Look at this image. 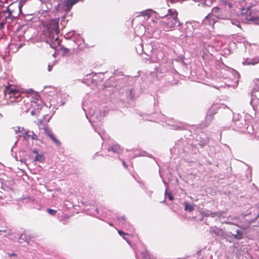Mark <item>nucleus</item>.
<instances>
[{
	"label": "nucleus",
	"instance_id": "nucleus-25",
	"mask_svg": "<svg viewBox=\"0 0 259 259\" xmlns=\"http://www.w3.org/2000/svg\"><path fill=\"white\" fill-rule=\"evenodd\" d=\"M11 231L10 230L9 231H8L7 230H2V233L3 232V233H6V235H10L11 234Z\"/></svg>",
	"mask_w": 259,
	"mask_h": 259
},
{
	"label": "nucleus",
	"instance_id": "nucleus-9",
	"mask_svg": "<svg viewBox=\"0 0 259 259\" xmlns=\"http://www.w3.org/2000/svg\"><path fill=\"white\" fill-rule=\"evenodd\" d=\"M108 151H112L114 153H119L121 152L122 149L119 144H115L108 149Z\"/></svg>",
	"mask_w": 259,
	"mask_h": 259
},
{
	"label": "nucleus",
	"instance_id": "nucleus-3",
	"mask_svg": "<svg viewBox=\"0 0 259 259\" xmlns=\"http://www.w3.org/2000/svg\"><path fill=\"white\" fill-rule=\"evenodd\" d=\"M4 94L5 96H8V99L11 103L15 102L19 103V101L22 98L20 92L12 85L5 87Z\"/></svg>",
	"mask_w": 259,
	"mask_h": 259
},
{
	"label": "nucleus",
	"instance_id": "nucleus-10",
	"mask_svg": "<svg viewBox=\"0 0 259 259\" xmlns=\"http://www.w3.org/2000/svg\"><path fill=\"white\" fill-rule=\"evenodd\" d=\"M38 128L39 130H43L44 131V133L46 135H48L49 137L53 134L51 132V131L49 128L48 125L43 124V127H41V124H38Z\"/></svg>",
	"mask_w": 259,
	"mask_h": 259
},
{
	"label": "nucleus",
	"instance_id": "nucleus-12",
	"mask_svg": "<svg viewBox=\"0 0 259 259\" xmlns=\"http://www.w3.org/2000/svg\"><path fill=\"white\" fill-rule=\"evenodd\" d=\"M246 19L247 21L253 22L255 24L259 25V16H247Z\"/></svg>",
	"mask_w": 259,
	"mask_h": 259
},
{
	"label": "nucleus",
	"instance_id": "nucleus-37",
	"mask_svg": "<svg viewBox=\"0 0 259 259\" xmlns=\"http://www.w3.org/2000/svg\"><path fill=\"white\" fill-rule=\"evenodd\" d=\"M110 225L113 226V225L112 224H110Z\"/></svg>",
	"mask_w": 259,
	"mask_h": 259
},
{
	"label": "nucleus",
	"instance_id": "nucleus-5",
	"mask_svg": "<svg viewBox=\"0 0 259 259\" xmlns=\"http://www.w3.org/2000/svg\"><path fill=\"white\" fill-rule=\"evenodd\" d=\"M32 100L31 106L33 107H37L38 109H41L44 105V103L41 99V97L37 92H32L31 94Z\"/></svg>",
	"mask_w": 259,
	"mask_h": 259
},
{
	"label": "nucleus",
	"instance_id": "nucleus-14",
	"mask_svg": "<svg viewBox=\"0 0 259 259\" xmlns=\"http://www.w3.org/2000/svg\"><path fill=\"white\" fill-rule=\"evenodd\" d=\"M30 240V238L29 237L27 236V235L25 234H22L18 239V242L20 243H22L23 241L27 242L28 243H29Z\"/></svg>",
	"mask_w": 259,
	"mask_h": 259
},
{
	"label": "nucleus",
	"instance_id": "nucleus-36",
	"mask_svg": "<svg viewBox=\"0 0 259 259\" xmlns=\"http://www.w3.org/2000/svg\"><path fill=\"white\" fill-rule=\"evenodd\" d=\"M2 233V230H0V234H1Z\"/></svg>",
	"mask_w": 259,
	"mask_h": 259
},
{
	"label": "nucleus",
	"instance_id": "nucleus-6",
	"mask_svg": "<svg viewBox=\"0 0 259 259\" xmlns=\"http://www.w3.org/2000/svg\"><path fill=\"white\" fill-rule=\"evenodd\" d=\"M31 102L28 98H22L19 101V105L20 106L21 111L27 112L29 110Z\"/></svg>",
	"mask_w": 259,
	"mask_h": 259
},
{
	"label": "nucleus",
	"instance_id": "nucleus-21",
	"mask_svg": "<svg viewBox=\"0 0 259 259\" xmlns=\"http://www.w3.org/2000/svg\"><path fill=\"white\" fill-rule=\"evenodd\" d=\"M61 50L63 52V54L66 55L68 54V52L69 50L64 47H62L61 48Z\"/></svg>",
	"mask_w": 259,
	"mask_h": 259
},
{
	"label": "nucleus",
	"instance_id": "nucleus-31",
	"mask_svg": "<svg viewBox=\"0 0 259 259\" xmlns=\"http://www.w3.org/2000/svg\"><path fill=\"white\" fill-rule=\"evenodd\" d=\"M32 152L33 153H35L36 154H38L36 149L33 150Z\"/></svg>",
	"mask_w": 259,
	"mask_h": 259
},
{
	"label": "nucleus",
	"instance_id": "nucleus-32",
	"mask_svg": "<svg viewBox=\"0 0 259 259\" xmlns=\"http://www.w3.org/2000/svg\"><path fill=\"white\" fill-rule=\"evenodd\" d=\"M122 237L124 239H125L127 242L128 243H129L128 240L127 239V238H126V237L125 236H124Z\"/></svg>",
	"mask_w": 259,
	"mask_h": 259
},
{
	"label": "nucleus",
	"instance_id": "nucleus-19",
	"mask_svg": "<svg viewBox=\"0 0 259 259\" xmlns=\"http://www.w3.org/2000/svg\"><path fill=\"white\" fill-rule=\"evenodd\" d=\"M185 209L186 210H189L190 211H192L194 210V207L190 204L185 203Z\"/></svg>",
	"mask_w": 259,
	"mask_h": 259
},
{
	"label": "nucleus",
	"instance_id": "nucleus-13",
	"mask_svg": "<svg viewBox=\"0 0 259 259\" xmlns=\"http://www.w3.org/2000/svg\"><path fill=\"white\" fill-rule=\"evenodd\" d=\"M232 235L234 236V238L237 240H240L243 237V232L241 230H237L235 233H232Z\"/></svg>",
	"mask_w": 259,
	"mask_h": 259
},
{
	"label": "nucleus",
	"instance_id": "nucleus-2",
	"mask_svg": "<svg viewBox=\"0 0 259 259\" xmlns=\"http://www.w3.org/2000/svg\"><path fill=\"white\" fill-rule=\"evenodd\" d=\"M7 10L8 15L5 16V19L0 23L1 26L6 23H11L13 18H17L20 13H22V9L19 7L18 2H14L10 5L7 8Z\"/></svg>",
	"mask_w": 259,
	"mask_h": 259
},
{
	"label": "nucleus",
	"instance_id": "nucleus-22",
	"mask_svg": "<svg viewBox=\"0 0 259 259\" xmlns=\"http://www.w3.org/2000/svg\"><path fill=\"white\" fill-rule=\"evenodd\" d=\"M26 0H19L18 1V5H19V7L22 9V7L26 3Z\"/></svg>",
	"mask_w": 259,
	"mask_h": 259
},
{
	"label": "nucleus",
	"instance_id": "nucleus-15",
	"mask_svg": "<svg viewBox=\"0 0 259 259\" xmlns=\"http://www.w3.org/2000/svg\"><path fill=\"white\" fill-rule=\"evenodd\" d=\"M35 161L39 162H43L45 161V157L42 154H37L35 156Z\"/></svg>",
	"mask_w": 259,
	"mask_h": 259
},
{
	"label": "nucleus",
	"instance_id": "nucleus-27",
	"mask_svg": "<svg viewBox=\"0 0 259 259\" xmlns=\"http://www.w3.org/2000/svg\"><path fill=\"white\" fill-rule=\"evenodd\" d=\"M143 256L145 258L147 257V255H149V253L147 250H145L144 252L143 253Z\"/></svg>",
	"mask_w": 259,
	"mask_h": 259
},
{
	"label": "nucleus",
	"instance_id": "nucleus-16",
	"mask_svg": "<svg viewBox=\"0 0 259 259\" xmlns=\"http://www.w3.org/2000/svg\"><path fill=\"white\" fill-rule=\"evenodd\" d=\"M51 140L57 145L60 146L61 145V142L59 140H58L54 135L53 134L50 135L49 137Z\"/></svg>",
	"mask_w": 259,
	"mask_h": 259
},
{
	"label": "nucleus",
	"instance_id": "nucleus-30",
	"mask_svg": "<svg viewBox=\"0 0 259 259\" xmlns=\"http://www.w3.org/2000/svg\"><path fill=\"white\" fill-rule=\"evenodd\" d=\"M37 124H38V125L39 124H41V127H43V124H45L42 121H39V122Z\"/></svg>",
	"mask_w": 259,
	"mask_h": 259
},
{
	"label": "nucleus",
	"instance_id": "nucleus-18",
	"mask_svg": "<svg viewBox=\"0 0 259 259\" xmlns=\"http://www.w3.org/2000/svg\"><path fill=\"white\" fill-rule=\"evenodd\" d=\"M221 213L220 212H211L210 213L206 214H205V217H212V218H214L216 215H221Z\"/></svg>",
	"mask_w": 259,
	"mask_h": 259
},
{
	"label": "nucleus",
	"instance_id": "nucleus-7",
	"mask_svg": "<svg viewBox=\"0 0 259 259\" xmlns=\"http://www.w3.org/2000/svg\"><path fill=\"white\" fill-rule=\"evenodd\" d=\"M216 20L215 17L212 15H208L205 17V19L203 20V23L208 24L210 26H213Z\"/></svg>",
	"mask_w": 259,
	"mask_h": 259
},
{
	"label": "nucleus",
	"instance_id": "nucleus-33",
	"mask_svg": "<svg viewBox=\"0 0 259 259\" xmlns=\"http://www.w3.org/2000/svg\"><path fill=\"white\" fill-rule=\"evenodd\" d=\"M226 224H232V223L231 222H225Z\"/></svg>",
	"mask_w": 259,
	"mask_h": 259
},
{
	"label": "nucleus",
	"instance_id": "nucleus-24",
	"mask_svg": "<svg viewBox=\"0 0 259 259\" xmlns=\"http://www.w3.org/2000/svg\"><path fill=\"white\" fill-rule=\"evenodd\" d=\"M129 97L131 100H133L135 98V94L133 93V90L131 89L130 92L129 93Z\"/></svg>",
	"mask_w": 259,
	"mask_h": 259
},
{
	"label": "nucleus",
	"instance_id": "nucleus-35",
	"mask_svg": "<svg viewBox=\"0 0 259 259\" xmlns=\"http://www.w3.org/2000/svg\"><path fill=\"white\" fill-rule=\"evenodd\" d=\"M172 3H175L176 1L175 0H170Z\"/></svg>",
	"mask_w": 259,
	"mask_h": 259
},
{
	"label": "nucleus",
	"instance_id": "nucleus-34",
	"mask_svg": "<svg viewBox=\"0 0 259 259\" xmlns=\"http://www.w3.org/2000/svg\"><path fill=\"white\" fill-rule=\"evenodd\" d=\"M228 6L230 8H231L232 7V5L231 4H229Z\"/></svg>",
	"mask_w": 259,
	"mask_h": 259
},
{
	"label": "nucleus",
	"instance_id": "nucleus-11",
	"mask_svg": "<svg viewBox=\"0 0 259 259\" xmlns=\"http://www.w3.org/2000/svg\"><path fill=\"white\" fill-rule=\"evenodd\" d=\"M212 233L218 236H222L224 235V232L222 229L219 228L217 227H213L211 228Z\"/></svg>",
	"mask_w": 259,
	"mask_h": 259
},
{
	"label": "nucleus",
	"instance_id": "nucleus-8",
	"mask_svg": "<svg viewBox=\"0 0 259 259\" xmlns=\"http://www.w3.org/2000/svg\"><path fill=\"white\" fill-rule=\"evenodd\" d=\"M23 138L26 140H29L31 138L32 140H37L38 136L33 132L27 131L24 133Z\"/></svg>",
	"mask_w": 259,
	"mask_h": 259
},
{
	"label": "nucleus",
	"instance_id": "nucleus-1",
	"mask_svg": "<svg viewBox=\"0 0 259 259\" xmlns=\"http://www.w3.org/2000/svg\"><path fill=\"white\" fill-rule=\"evenodd\" d=\"M162 18L163 20L160 22V24L164 28H173L179 23L178 12L175 10L169 9L166 15Z\"/></svg>",
	"mask_w": 259,
	"mask_h": 259
},
{
	"label": "nucleus",
	"instance_id": "nucleus-26",
	"mask_svg": "<svg viewBox=\"0 0 259 259\" xmlns=\"http://www.w3.org/2000/svg\"><path fill=\"white\" fill-rule=\"evenodd\" d=\"M118 234H119L120 236H122V237H123L124 236H125V235H127V234L125 233L124 232H123V231H121V230H118Z\"/></svg>",
	"mask_w": 259,
	"mask_h": 259
},
{
	"label": "nucleus",
	"instance_id": "nucleus-20",
	"mask_svg": "<svg viewBox=\"0 0 259 259\" xmlns=\"http://www.w3.org/2000/svg\"><path fill=\"white\" fill-rule=\"evenodd\" d=\"M165 196L167 197L170 200L172 201L174 200V198L172 195V194L170 192H165Z\"/></svg>",
	"mask_w": 259,
	"mask_h": 259
},
{
	"label": "nucleus",
	"instance_id": "nucleus-28",
	"mask_svg": "<svg viewBox=\"0 0 259 259\" xmlns=\"http://www.w3.org/2000/svg\"><path fill=\"white\" fill-rule=\"evenodd\" d=\"M122 164H123V166H124L125 168H127L128 167V165H127V164L126 163L125 161L124 160H122Z\"/></svg>",
	"mask_w": 259,
	"mask_h": 259
},
{
	"label": "nucleus",
	"instance_id": "nucleus-4",
	"mask_svg": "<svg viewBox=\"0 0 259 259\" xmlns=\"http://www.w3.org/2000/svg\"><path fill=\"white\" fill-rule=\"evenodd\" d=\"M59 18L52 19L47 21H44L42 25L45 31H47L49 34H58Z\"/></svg>",
	"mask_w": 259,
	"mask_h": 259
},
{
	"label": "nucleus",
	"instance_id": "nucleus-29",
	"mask_svg": "<svg viewBox=\"0 0 259 259\" xmlns=\"http://www.w3.org/2000/svg\"><path fill=\"white\" fill-rule=\"evenodd\" d=\"M9 255L10 256H15L17 255V254L14 253H9Z\"/></svg>",
	"mask_w": 259,
	"mask_h": 259
},
{
	"label": "nucleus",
	"instance_id": "nucleus-17",
	"mask_svg": "<svg viewBox=\"0 0 259 259\" xmlns=\"http://www.w3.org/2000/svg\"><path fill=\"white\" fill-rule=\"evenodd\" d=\"M34 109V110H33L32 111H31V115H37L39 114L40 113V110L41 109H38L37 108V107H33Z\"/></svg>",
	"mask_w": 259,
	"mask_h": 259
},
{
	"label": "nucleus",
	"instance_id": "nucleus-23",
	"mask_svg": "<svg viewBox=\"0 0 259 259\" xmlns=\"http://www.w3.org/2000/svg\"><path fill=\"white\" fill-rule=\"evenodd\" d=\"M48 212L51 215H55L56 213V210L53 209L49 208L47 209Z\"/></svg>",
	"mask_w": 259,
	"mask_h": 259
}]
</instances>
